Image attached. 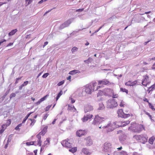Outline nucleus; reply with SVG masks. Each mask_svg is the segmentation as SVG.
<instances>
[{"instance_id":"nucleus-1","label":"nucleus","mask_w":155,"mask_h":155,"mask_svg":"<svg viewBox=\"0 0 155 155\" xmlns=\"http://www.w3.org/2000/svg\"><path fill=\"white\" fill-rule=\"evenodd\" d=\"M102 149L103 151L109 153L106 155H113V153L114 151L111 147L110 143L108 142H105L103 146Z\"/></svg>"},{"instance_id":"nucleus-2","label":"nucleus","mask_w":155,"mask_h":155,"mask_svg":"<svg viewBox=\"0 0 155 155\" xmlns=\"http://www.w3.org/2000/svg\"><path fill=\"white\" fill-rule=\"evenodd\" d=\"M144 129L143 125H139L137 126L136 127H133L131 126L129 127V129L132 130L134 132L139 133L143 129Z\"/></svg>"},{"instance_id":"nucleus-3","label":"nucleus","mask_w":155,"mask_h":155,"mask_svg":"<svg viewBox=\"0 0 155 155\" xmlns=\"http://www.w3.org/2000/svg\"><path fill=\"white\" fill-rule=\"evenodd\" d=\"M94 84L87 85L84 88L85 92L87 94H91L92 91L94 90Z\"/></svg>"},{"instance_id":"nucleus-4","label":"nucleus","mask_w":155,"mask_h":155,"mask_svg":"<svg viewBox=\"0 0 155 155\" xmlns=\"http://www.w3.org/2000/svg\"><path fill=\"white\" fill-rule=\"evenodd\" d=\"M117 105V102L114 99L109 100L107 102V107L110 108H112L116 107Z\"/></svg>"},{"instance_id":"nucleus-5","label":"nucleus","mask_w":155,"mask_h":155,"mask_svg":"<svg viewBox=\"0 0 155 155\" xmlns=\"http://www.w3.org/2000/svg\"><path fill=\"white\" fill-rule=\"evenodd\" d=\"M45 132L44 131L42 130L36 136L37 138H38L37 142V145H38L39 146H41V145L42 141L41 140V135L43 136L45 134Z\"/></svg>"},{"instance_id":"nucleus-6","label":"nucleus","mask_w":155,"mask_h":155,"mask_svg":"<svg viewBox=\"0 0 155 155\" xmlns=\"http://www.w3.org/2000/svg\"><path fill=\"white\" fill-rule=\"evenodd\" d=\"M117 114L118 116L119 117H123L124 118H126L129 117L130 115L129 114H125L123 112L122 109H120L117 111Z\"/></svg>"},{"instance_id":"nucleus-7","label":"nucleus","mask_w":155,"mask_h":155,"mask_svg":"<svg viewBox=\"0 0 155 155\" xmlns=\"http://www.w3.org/2000/svg\"><path fill=\"white\" fill-rule=\"evenodd\" d=\"M62 144L63 146L70 148L72 147V144L69 142L68 139L62 141Z\"/></svg>"},{"instance_id":"nucleus-8","label":"nucleus","mask_w":155,"mask_h":155,"mask_svg":"<svg viewBox=\"0 0 155 155\" xmlns=\"http://www.w3.org/2000/svg\"><path fill=\"white\" fill-rule=\"evenodd\" d=\"M113 83L110 82L107 79H103L101 81H99L98 82V84L102 85H110L113 84Z\"/></svg>"},{"instance_id":"nucleus-9","label":"nucleus","mask_w":155,"mask_h":155,"mask_svg":"<svg viewBox=\"0 0 155 155\" xmlns=\"http://www.w3.org/2000/svg\"><path fill=\"white\" fill-rule=\"evenodd\" d=\"M71 23V21L70 20H68L65 22L63 24H61L59 27L60 29H62L65 27H68Z\"/></svg>"},{"instance_id":"nucleus-10","label":"nucleus","mask_w":155,"mask_h":155,"mask_svg":"<svg viewBox=\"0 0 155 155\" xmlns=\"http://www.w3.org/2000/svg\"><path fill=\"white\" fill-rule=\"evenodd\" d=\"M104 95L110 96L112 94H113V90L110 88H107L104 89Z\"/></svg>"},{"instance_id":"nucleus-11","label":"nucleus","mask_w":155,"mask_h":155,"mask_svg":"<svg viewBox=\"0 0 155 155\" xmlns=\"http://www.w3.org/2000/svg\"><path fill=\"white\" fill-rule=\"evenodd\" d=\"M148 78H149L146 75L144 76L142 82V84L143 85L146 87L149 84L150 82L149 81Z\"/></svg>"},{"instance_id":"nucleus-12","label":"nucleus","mask_w":155,"mask_h":155,"mask_svg":"<svg viewBox=\"0 0 155 155\" xmlns=\"http://www.w3.org/2000/svg\"><path fill=\"white\" fill-rule=\"evenodd\" d=\"M86 134V131L81 130H78L76 133L77 136L79 137H81L83 135H85Z\"/></svg>"},{"instance_id":"nucleus-13","label":"nucleus","mask_w":155,"mask_h":155,"mask_svg":"<svg viewBox=\"0 0 155 155\" xmlns=\"http://www.w3.org/2000/svg\"><path fill=\"white\" fill-rule=\"evenodd\" d=\"M106 122V120L104 118L99 117L97 116V124H101L102 125Z\"/></svg>"},{"instance_id":"nucleus-14","label":"nucleus","mask_w":155,"mask_h":155,"mask_svg":"<svg viewBox=\"0 0 155 155\" xmlns=\"http://www.w3.org/2000/svg\"><path fill=\"white\" fill-rule=\"evenodd\" d=\"M86 145L87 146H90L92 144V142L90 137H88L84 139Z\"/></svg>"},{"instance_id":"nucleus-15","label":"nucleus","mask_w":155,"mask_h":155,"mask_svg":"<svg viewBox=\"0 0 155 155\" xmlns=\"http://www.w3.org/2000/svg\"><path fill=\"white\" fill-rule=\"evenodd\" d=\"M113 155H128L127 152L125 151L121 152H118L115 151L113 152Z\"/></svg>"},{"instance_id":"nucleus-16","label":"nucleus","mask_w":155,"mask_h":155,"mask_svg":"<svg viewBox=\"0 0 155 155\" xmlns=\"http://www.w3.org/2000/svg\"><path fill=\"white\" fill-rule=\"evenodd\" d=\"M111 123L110 122L107 123V120H106V122L104 124H103L102 125H101L100 126H99V128H108L110 125Z\"/></svg>"},{"instance_id":"nucleus-17","label":"nucleus","mask_w":155,"mask_h":155,"mask_svg":"<svg viewBox=\"0 0 155 155\" xmlns=\"http://www.w3.org/2000/svg\"><path fill=\"white\" fill-rule=\"evenodd\" d=\"M93 117L92 114L87 115L84 116L83 118H82V120L83 122H85L87 121L89 119H90Z\"/></svg>"},{"instance_id":"nucleus-18","label":"nucleus","mask_w":155,"mask_h":155,"mask_svg":"<svg viewBox=\"0 0 155 155\" xmlns=\"http://www.w3.org/2000/svg\"><path fill=\"white\" fill-rule=\"evenodd\" d=\"M93 109V107L89 105H86L84 107V110L85 113L90 111Z\"/></svg>"},{"instance_id":"nucleus-19","label":"nucleus","mask_w":155,"mask_h":155,"mask_svg":"<svg viewBox=\"0 0 155 155\" xmlns=\"http://www.w3.org/2000/svg\"><path fill=\"white\" fill-rule=\"evenodd\" d=\"M148 137L147 136L141 135L140 142L143 143H145L147 141Z\"/></svg>"},{"instance_id":"nucleus-20","label":"nucleus","mask_w":155,"mask_h":155,"mask_svg":"<svg viewBox=\"0 0 155 155\" xmlns=\"http://www.w3.org/2000/svg\"><path fill=\"white\" fill-rule=\"evenodd\" d=\"M68 111H72L73 112L77 111L76 108L74 105H71L70 104H68Z\"/></svg>"},{"instance_id":"nucleus-21","label":"nucleus","mask_w":155,"mask_h":155,"mask_svg":"<svg viewBox=\"0 0 155 155\" xmlns=\"http://www.w3.org/2000/svg\"><path fill=\"white\" fill-rule=\"evenodd\" d=\"M137 83V81H135L133 82L129 81L125 83V85L128 86H133L135 85Z\"/></svg>"},{"instance_id":"nucleus-22","label":"nucleus","mask_w":155,"mask_h":155,"mask_svg":"<svg viewBox=\"0 0 155 155\" xmlns=\"http://www.w3.org/2000/svg\"><path fill=\"white\" fill-rule=\"evenodd\" d=\"M48 96H49L48 94H47V95H46L45 96H44L43 97L41 98L38 101H37V102L36 103V104L37 105H38V104H40L42 102V101H45V100L46 98Z\"/></svg>"},{"instance_id":"nucleus-23","label":"nucleus","mask_w":155,"mask_h":155,"mask_svg":"<svg viewBox=\"0 0 155 155\" xmlns=\"http://www.w3.org/2000/svg\"><path fill=\"white\" fill-rule=\"evenodd\" d=\"M82 152L84 154L87 155H90L91 153L89 150L86 148H83L82 150Z\"/></svg>"},{"instance_id":"nucleus-24","label":"nucleus","mask_w":155,"mask_h":155,"mask_svg":"<svg viewBox=\"0 0 155 155\" xmlns=\"http://www.w3.org/2000/svg\"><path fill=\"white\" fill-rule=\"evenodd\" d=\"M126 139V136L124 134H122L119 137V140L121 142H122Z\"/></svg>"},{"instance_id":"nucleus-25","label":"nucleus","mask_w":155,"mask_h":155,"mask_svg":"<svg viewBox=\"0 0 155 155\" xmlns=\"http://www.w3.org/2000/svg\"><path fill=\"white\" fill-rule=\"evenodd\" d=\"M99 107L98 108V109L99 110H104L105 108V107L104 104L101 102L99 104Z\"/></svg>"},{"instance_id":"nucleus-26","label":"nucleus","mask_w":155,"mask_h":155,"mask_svg":"<svg viewBox=\"0 0 155 155\" xmlns=\"http://www.w3.org/2000/svg\"><path fill=\"white\" fill-rule=\"evenodd\" d=\"M77 149V147H75L69 149V151L70 152H71L72 153H74L76 152Z\"/></svg>"},{"instance_id":"nucleus-27","label":"nucleus","mask_w":155,"mask_h":155,"mask_svg":"<svg viewBox=\"0 0 155 155\" xmlns=\"http://www.w3.org/2000/svg\"><path fill=\"white\" fill-rule=\"evenodd\" d=\"M17 29H15L12 30L8 34V36H10L14 35L17 31Z\"/></svg>"},{"instance_id":"nucleus-28","label":"nucleus","mask_w":155,"mask_h":155,"mask_svg":"<svg viewBox=\"0 0 155 155\" xmlns=\"http://www.w3.org/2000/svg\"><path fill=\"white\" fill-rule=\"evenodd\" d=\"M36 142L35 141H30L29 142H27L25 144L27 146H30L31 145H34V144ZM35 145L36 146V145Z\"/></svg>"},{"instance_id":"nucleus-29","label":"nucleus","mask_w":155,"mask_h":155,"mask_svg":"<svg viewBox=\"0 0 155 155\" xmlns=\"http://www.w3.org/2000/svg\"><path fill=\"white\" fill-rule=\"evenodd\" d=\"M50 143V138H47L45 141L44 142V144L43 145L45 147V146L47 145Z\"/></svg>"},{"instance_id":"nucleus-30","label":"nucleus","mask_w":155,"mask_h":155,"mask_svg":"<svg viewBox=\"0 0 155 155\" xmlns=\"http://www.w3.org/2000/svg\"><path fill=\"white\" fill-rule=\"evenodd\" d=\"M29 120L31 121V123H30V125L31 126H33L36 121V120L34 119H29Z\"/></svg>"},{"instance_id":"nucleus-31","label":"nucleus","mask_w":155,"mask_h":155,"mask_svg":"<svg viewBox=\"0 0 155 155\" xmlns=\"http://www.w3.org/2000/svg\"><path fill=\"white\" fill-rule=\"evenodd\" d=\"M141 135H135L133 136V138L137 140H139L140 141Z\"/></svg>"},{"instance_id":"nucleus-32","label":"nucleus","mask_w":155,"mask_h":155,"mask_svg":"<svg viewBox=\"0 0 155 155\" xmlns=\"http://www.w3.org/2000/svg\"><path fill=\"white\" fill-rule=\"evenodd\" d=\"M155 139V138L153 137H150L149 140V143L150 144H153Z\"/></svg>"},{"instance_id":"nucleus-33","label":"nucleus","mask_w":155,"mask_h":155,"mask_svg":"<svg viewBox=\"0 0 155 155\" xmlns=\"http://www.w3.org/2000/svg\"><path fill=\"white\" fill-rule=\"evenodd\" d=\"M62 94L63 92L61 90L60 91L59 93H58L57 96L56 97V101L58 100V99L60 97Z\"/></svg>"},{"instance_id":"nucleus-34","label":"nucleus","mask_w":155,"mask_h":155,"mask_svg":"<svg viewBox=\"0 0 155 155\" xmlns=\"http://www.w3.org/2000/svg\"><path fill=\"white\" fill-rule=\"evenodd\" d=\"M104 90L103 91L99 90L98 93L97 94V96H102L103 95H104Z\"/></svg>"},{"instance_id":"nucleus-35","label":"nucleus","mask_w":155,"mask_h":155,"mask_svg":"<svg viewBox=\"0 0 155 155\" xmlns=\"http://www.w3.org/2000/svg\"><path fill=\"white\" fill-rule=\"evenodd\" d=\"M130 123V121L129 120H127L126 122H124L122 123L121 126L124 127L126 125L129 124Z\"/></svg>"},{"instance_id":"nucleus-36","label":"nucleus","mask_w":155,"mask_h":155,"mask_svg":"<svg viewBox=\"0 0 155 155\" xmlns=\"http://www.w3.org/2000/svg\"><path fill=\"white\" fill-rule=\"evenodd\" d=\"M78 71H79L78 70H74L71 71H70L69 73V74L71 75L74 74L78 73Z\"/></svg>"},{"instance_id":"nucleus-37","label":"nucleus","mask_w":155,"mask_h":155,"mask_svg":"<svg viewBox=\"0 0 155 155\" xmlns=\"http://www.w3.org/2000/svg\"><path fill=\"white\" fill-rule=\"evenodd\" d=\"M22 125V123L19 124L15 127V129L16 130H19V127H21Z\"/></svg>"},{"instance_id":"nucleus-38","label":"nucleus","mask_w":155,"mask_h":155,"mask_svg":"<svg viewBox=\"0 0 155 155\" xmlns=\"http://www.w3.org/2000/svg\"><path fill=\"white\" fill-rule=\"evenodd\" d=\"M11 123V120L10 119H8L6 120V123L5 124H6V127H7L9 126Z\"/></svg>"},{"instance_id":"nucleus-39","label":"nucleus","mask_w":155,"mask_h":155,"mask_svg":"<svg viewBox=\"0 0 155 155\" xmlns=\"http://www.w3.org/2000/svg\"><path fill=\"white\" fill-rule=\"evenodd\" d=\"M78 48L76 47H73L71 49V51L72 53H74L78 50Z\"/></svg>"},{"instance_id":"nucleus-40","label":"nucleus","mask_w":155,"mask_h":155,"mask_svg":"<svg viewBox=\"0 0 155 155\" xmlns=\"http://www.w3.org/2000/svg\"><path fill=\"white\" fill-rule=\"evenodd\" d=\"M92 61V58H89L87 60L84 61V62L87 64H89Z\"/></svg>"},{"instance_id":"nucleus-41","label":"nucleus","mask_w":155,"mask_h":155,"mask_svg":"<svg viewBox=\"0 0 155 155\" xmlns=\"http://www.w3.org/2000/svg\"><path fill=\"white\" fill-rule=\"evenodd\" d=\"M120 90L121 91H122L123 92H125L127 94L128 93V90H127L125 89V88H123L122 87V88H120Z\"/></svg>"},{"instance_id":"nucleus-42","label":"nucleus","mask_w":155,"mask_h":155,"mask_svg":"<svg viewBox=\"0 0 155 155\" xmlns=\"http://www.w3.org/2000/svg\"><path fill=\"white\" fill-rule=\"evenodd\" d=\"M149 107L151 108L153 110H155V109L154 107L150 103H149Z\"/></svg>"},{"instance_id":"nucleus-43","label":"nucleus","mask_w":155,"mask_h":155,"mask_svg":"<svg viewBox=\"0 0 155 155\" xmlns=\"http://www.w3.org/2000/svg\"><path fill=\"white\" fill-rule=\"evenodd\" d=\"M64 82V80H63L62 81H61L59 82L57 84V85L58 86H60L61 85L63 84Z\"/></svg>"},{"instance_id":"nucleus-44","label":"nucleus","mask_w":155,"mask_h":155,"mask_svg":"<svg viewBox=\"0 0 155 155\" xmlns=\"http://www.w3.org/2000/svg\"><path fill=\"white\" fill-rule=\"evenodd\" d=\"M51 106V105H48L46 107L45 110L46 111H48Z\"/></svg>"},{"instance_id":"nucleus-45","label":"nucleus","mask_w":155,"mask_h":155,"mask_svg":"<svg viewBox=\"0 0 155 155\" xmlns=\"http://www.w3.org/2000/svg\"><path fill=\"white\" fill-rule=\"evenodd\" d=\"M112 94L113 95L112 97L113 98H117L118 97V94H114V91L113 94Z\"/></svg>"},{"instance_id":"nucleus-46","label":"nucleus","mask_w":155,"mask_h":155,"mask_svg":"<svg viewBox=\"0 0 155 155\" xmlns=\"http://www.w3.org/2000/svg\"><path fill=\"white\" fill-rule=\"evenodd\" d=\"M49 75V73H47L44 74L42 76V77L44 78H46Z\"/></svg>"},{"instance_id":"nucleus-47","label":"nucleus","mask_w":155,"mask_h":155,"mask_svg":"<svg viewBox=\"0 0 155 155\" xmlns=\"http://www.w3.org/2000/svg\"><path fill=\"white\" fill-rule=\"evenodd\" d=\"M15 96L16 94L15 93H12L10 94V98L11 99L12 97H15Z\"/></svg>"},{"instance_id":"nucleus-48","label":"nucleus","mask_w":155,"mask_h":155,"mask_svg":"<svg viewBox=\"0 0 155 155\" xmlns=\"http://www.w3.org/2000/svg\"><path fill=\"white\" fill-rule=\"evenodd\" d=\"M49 115V114H45L43 117V119L44 120H46L47 117H48V116Z\"/></svg>"},{"instance_id":"nucleus-49","label":"nucleus","mask_w":155,"mask_h":155,"mask_svg":"<svg viewBox=\"0 0 155 155\" xmlns=\"http://www.w3.org/2000/svg\"><path fill=\"white\" fill-rule=\"evenodd\" d=\"M28 81H25L22 84V85L24 86H25L26 85H27L28 84Z\"/></svg>"},{"instance_id":"nucleus-50","label":"nucleus","mask_w":155,"mask_h":155,"mask_svg":"<svg viewBox=\"0 0 155 155\" xmlns=\"http://www.w3.org/2000/svg\"><path fill=\"white\" fill-rule=\"evenodd\" d=\"M144 112H145L146 114L147 115H148V116H149V117L151 119H152V118H151V115H150L149 113L148 112H147L145 111H144Z\"/></svg>"},{"instance_id":"nucleus-51","label":"nucleus","mask_w":155,"mask_h":155,"mask_svg":"<svg viewBox=\"0 0 155 155\" xmlns=\"http://www.w3.org/2000/svg\"><path fill=\"white\" fill-rule=\"evenodd\" d=\"M33 0H26L25 1L26 2H28V5L30 4L32 2Z\"/></svg>"},{"instance_id":"nucleus-52","label":"nucleus","mask_w":155,"mask_h":155,"mask_svg":"<svg viewBox=\"0 0 155 155\" xmlns=\"http://www.w3.org/2000/svg\"><path fill=\"white\" fill-rule=\"evenodd\" d=\"M97 122V119H96V118L95 117L94 118V121H93V124H94L95 125L96 124Z\"/></svg>"},{"instance_id":"nucleus-53","label":"nucleus","mask_w":155,"mask_h":155,"mask_svg":"<svg viewBox=\"0 0 155 155\" xmlns=\"http://www.w3.org/2000/svg\"><path fill=\"white\" fill-rule=\"evenodd\" d=\"M71 101V103L73 104V103H74L75 102V100H74L73 98H70Z\"/></svg>"},{"instance_id":"nucleus-54","label":"nucleus","mask_w":155,"mask_h":155,"mask_svg":"<svg viewBox=\"0 0 155 155\" xmlns=\"http://www.w3.org/2000/svg\"><path fill=\"white\" fill-rule=\"evenodd\" d=\"M124 102L123 101H121L120 104V105L121 107H123L124 105Z\"/></svg>"},{"instance_id":"nucleus-55","label":"nucleus","mask_w":155,"mask_h":155,"mask_svg":"<svg viewBox=\"0 0 155 155\" xmlns=\"http://www.w3.org/2000/svg\"><path fill=\"white\" fill-rule=\"evenodd\" d=\"M27 119H28V118L25 117V118H24V119L22 121V123H24L25 122V121H26V120H27Z\"/></svg>"},{"instance_id":"nucleus-56","label":"nucleus","mask_w":155,"mask_h":155,"mask_svg":"<svg viewBox=\"0 0 155 155\" xmlns=\"http://www.w3.org/2000/svg\"><path fill=\"white\" fill-rule=\"evenodd\" d=\"M152 90H153L152 88H151L150 87L148 88V89L147 91H149V92H150V91H151Z\"/></svg>"},{"instance_id":"nucleus-57","label":"nucleus","mask_w":155,"mask_h":155,"mask_svg":"<svg viewBox=\"0 0 155 155\" xmlns=\"http://www.w3.org/2000/svg\"><path fill=\"white\" fill-rule=\"evenodd\" d=\"M84 9H79L76 10L77 12H82L83 11Z\"/></svg>"},{"instance_id":"nucleus-58","label":"nucleus","mask_w":155,"mask_h":155,"mask_svg":"<svg viewBox=\"0 0 155 155\" xmlns=\"http://www.w3.org/2000/svg\"><path fill=\"white\" fill-rule=\"evenodd\" d=\"M143 100L144 101H146V102L148 103H149V101H148L147 99V98H144V99H143Z\"/></svg>"},{"instance_id":"nucleus-59","label":"nucleus","mask_w":155,"mask_h":155,"mask_svg":"<svg viewBox=\"0 0 155 155\" xmlns=\"http://www.w3.org/2000/svg\"><path fill=\"white\" fill-rule=\"evenodd\" d=\"M150 87L152 88L153 90L155 89V84H154L152 85Z\"/></svg>"},{"instance_id":"nucleus-60","label":"nucleus","mask_w":155,"mask_h":155,"mask_svg":"<svg viewBox=\"0 0 155 155\" xmlns=\"http://www.w3.org/2000/svg\"><path fill=\"white\" fill-rule=\"evenodd\" d=\"M7 127H6V124H3L2 126V129H3L5 128V129Z\"/></svg>"},{"instance_id":"nucleus-61","label":"nucleus","mask_w":155,"mask_h":155,"mask_svg":"<svg viewBox=\"0 0 155 155\" xmlns=\"http://www.w3.org/2000/svg\"><path fill=\"white\" fill-rule=\"evenodd\" d=\"M13 43H10L7 45V47H8L12 45H13Z\"/></svg>"},{"instance_id":"nucleus-62","label":"nucleus","mask_w":155,"mask_h":155,"mask_svg":"<svg viewBox=\"0 0 155 155\" xmlns=\"http://www.w3.org/2000/svg\"><path fill=\"white\" fill-rule=\"evenodd\" d=\"M152 69L155 71V63L153 64L152 67Z\"/></svg>"},{"instance_id":"nucleus-63","label":"nucleus","mask_w":155,"mask_h":155,"mask_svg":"<svg viewBox=\"0 0 155 155\" xmlns=\"http://www.w3.org/2000/svg\"><path fill=\"white\" fill-rule=\"evenodd\" d=\"M5 129H2L0 130V134H2L4 131Z\"/></svg>"},{"instance_id":"nucleus-64","label":"nucleus","mask_w":155,"mask_h":155,"mask_svg":"<svg viewBox=\"0 0 155 155\" xmlns=\"http://www.w3.org/2000/svg\"><path fill=\"white\" fill-rule=\"evenodd\" d=\"M132 155H141L139 154L137 152H135V153H134Z\"/></svg>"}]
</instances>
